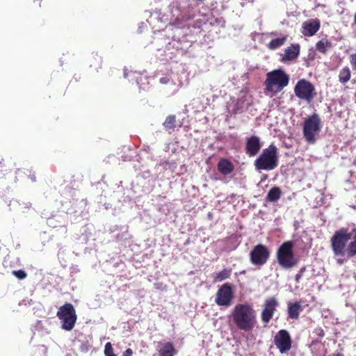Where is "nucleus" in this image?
I'll return each instance as SVG.
<instances>
[{"mask_svg": "<svg viewBox=\"0 0 356 356\" xmlns=\"http://www.w3.org/2000/svg\"><path fill=\"white\" fill-rule=\"evenodd\" d=\"M32 181H35V177L34 176L31 177Z\"/></svg>", "mask_w": 356, "mask_h": 356, "instance_id": "34", "label": "nucleus"}, {"mask_svg": "<svg viewBox=\"0 0 356 356\" xmlns=\"http://www.w3.org/2000/svg\"><path fill=\"white\" fill-rule=\"evenodd\" d=\"M278 302L275 298H270L265 300L264 309L261 312V320L264 323H268L272 318Z\"/></svg>", "mask_w": 356, "mask_h": 356, "instance_id": "12", "label": "nucleus"}, {"mask_svg": "<svg viewBox=\"0 0 356 356\" xmlns=\"http://www.w3.org/2000/svg\"><path fill=\"white\" fill-rule=\"evenodd\" d=\"M321 23L318 19H310L302 24V33L305 36H312L319 30Z\"/></svg>", "mask_w": 356, "mask_h": 356, "instance_id": "14", "label": "nucleus"}, {"mask_svg": "<svg viewBox=\"0 0 356 356\" xmlns=\"http://www.w3.org/2000/svg\"><path fill=\"white\" fill-rule=\"evenodd\" d=\"M279 164L277 149L274 145H269L262 150L261 154L254 161V165L258 170L270 171Z\"/></svg>", "mask_w": 356, "mask_h": 356, "instance_id": "2", "label": "nucleus"}, {"mask_svg": "<svg viewBox=\"0 0 356 356\" xmlns=\"http://www.w3.org/2000/svg\"><path fill=\"white\" fill-rule=\"evenodd\" d=\"M330 47V42L324 40H319L316 44V49L321 53H325Z\"/></svg>", "mask_w": 356, "mask_h": 356, "instance_id": "24", "label": "nucleus"}, {"mask_svg": "<svg viewBox=\"0 0 356 356\" xmlns=\"http://www.w3.org/2000/svg\"><path fill=\"white\" fill-rule=\"evenodd\" d=\"M175 115H170L166 118L165 122H163V126L166 129L170 130L173 129L175 127Z\"/></svg>", "mask_w": 356, "mask_h": 356, "instance_id": "25", "label": "nucleus"}, {"mask_svg": "<svg viewBox=\"0 0 356 356\" xmlns=\"http://www.w3.org/2000/svg\"><path fill=\"white\" fill-rule=\"evenodd\" d=\"M262 146L260 138L252 136L246 138L245 152L249 156H254L260 151Z\"/></svg>", "mask_w": 356, "mask_h": 356, "instance_id": "13", "label": "nucleus"}, {"mask_svg": "<svg viewBox=\"0 0 356 356\" xmlns=\"http://www.w3.org/2000/svg\"><path fill=\"white\" fill-rule=\"evenodd\" d=\"M314 86L305 79H301L298 81L294 92L296 95L301 99L311 101L314 97Z\"/></svg>", "mask_w": 356, "mask_h": 356, "instance_id": "8", "label": "nucleus"}, {"mask_svg": "<svg viewBox=\"0 0 356 356\" xmlns=\"http://www.w3.org/2000/svg\"><path fill=\"white\" fill-rule=\"evenodd\" d=\"M289 81V76L282 69L268 72L265 86L267 90L277 93L285 88Z\"/></svg>", "mask_w": 356, "mask_h": 356, "instance_id": "3", "label": "nucleus"}, {"mask_svg": "<svg viewBox=\"0 0 356 356\" xmlns=\"http://www.w3.org/2000/svg\"><path fill=\"white\" fill-rule=\"evenodd\" d=\"M300 54V46L298 44L291 45L285 49L282 57L283 61L293 60L296 59Z\"/></svg>", "mask_w": 356, "mask_h": 356, "instance_id": "16", "label": "nucleus"}, {"mask_svg": "<svg viewBox=\"0 0 356 356\" xmlns=\"http://www.w3.org/2000/svg\"><path fill=\"white\" fill-rule=\"evenodd\" d=\"M170 81V79L168 77H163L160 79V82L163 84H166Z\"/></svg>", "mask_w": 356, "mask_h": 356, "instance_id": "32", "label": "nucleus"}, {"mask_svg": "<svg viewBox=\"0 0 356 356\" xmlns=\"http://www.w3.org/2000/svg\"><path fill=\"white\" fill-rule=\"evenodd\" d=\"M234 107V112L235 113L242 112L245 107L244 101L242 99H238L235 103Z\"/></svg>", "mask_w": 356, "mask_h": 356, "instance_id": "27", "label": "nucleus"}, {"mask_svg": "<svg viewBox=\"0 0 356 356\" xmlns=\"http://www.w3.org/2000/svg\"><path fill=\"white\" fill-rule=\"evenodd\" d=\"M132 355L133 351L130 348L127 349L123 353V356H132Z\"/></svg>", "mask_w": 356, "mask_h": 356, "instance_id": "31", "label": "nucleus"}, {"mask_svg": "<svg viewBox=\"0 0 356 356\" xmlns=\"http://www.w3.org/2000/svg\"><path fill=\"white\" fill-rule=\"evenodd\" d=\"M348 258L349 257H348L346 258H345V257H343V258L339 257V258L337 259V262L339 264H342L343 262L346 261Z\"/></svg>", "mask_w": 356, "mask_h": 356, "instance_id": "30", "label": "nucleus"}, {"mask_svg": "<svg viewBox=\"0 0 356 356\" xmlns=\"http://www.w3.org/2000/svg\"><path fill=\"white\" fill-rule=\"evenodd\" d=\"M302 310V307L298 302L294 303L289 302L288 304V314L291 318L298 319Z\"/></svg>", "mask_w": 356, "mask_h": 356, "instance_id": "18", "label": "nucleus"}, {"mask_svg": "<svg viewBox=\"0 0 356 356\" xmlns=\"http://www.w3.org/2000/svg\"><path fill=\"white\" fill-rule=\"evenodd\" d=\"M129 76H130L132 79H136V83H137V84H138V86H140V85H139V78H140V79H142V76H141V75H140L139 74H138L136 72H129V74L128 72H127V71H126V70H124V76L125 78H127V77H129ZM139 87L140 88V86H139Z\"/></svg>", "mask_w": 356, "mask_h": 356, "instance_id": "26", "label": "nucleus"}, {"mask_svg": "<svg viewBox=\"0 0 356 356\" xmlns=\"http://www.w3.org/2000/svg\"><path fill=\"white\" fill-rule=\"evenodd\" d=\"M234 298L231 286L228 284H223L217 291L216 295V303L219 306L229 307Z\"/></svg>", "mask_w": 356, "mask_h": 356, "instance_id": "10", "label": "nucleus"}, {"mask_svg": "<svg viewBox=\"0 0 356 356\" xmlns=\"http://www.w3.org/2000/svg\"><path fill=\"white\" fill-rule=\"evenodd\" d=\"M113 348H112V345L110 342H108L106 343L105 345V348H104V354L105 355H108L110 354H113Z\"/></svg>", "mask_w": 356, "mask_h": 356, "instance_id": "29", "label": "nucleus"}, {"mask_svg": "<svg viewBox=\"0 0 356 356\" xmlns=\"http://www.w3.org/2000/svg\"><path fill=\"white\" fill-rule=\"evenodd\" d=\"M350 76V70L348 66H346L339 71V81L342 84H345L349 81Z\"/></svg>", "mask_w": 356, "mask_h": 356, "instance_id": "21", "label": "nucleus"}, {"mask_svg": "<svg viewBox=\"0 0 356 356\" xmlns=\"http://www.w3.org/2000/svg\"><path fill=\"white\" fill-rule=\"evenodd\" d=\"M275 344L281 353L289 351L291 347V339L289 332L285 330H280L275 335Z\"/></svg>", "mask_w": 356, "mask_h": 356, "instance_id": "11", "label": "nucleus"}, {"mask_svg": "<svg viewBox=\"0 0 356 356\" xmlns=\"http://www.w3.org/2000/svg\"><path fill=\"white\" fill-rule=\"evenodd\" d=\"M300 277H301V274H300V273L297 274V275H296V277H295L296 281L297 282H299V280H300Z\"/></svg>", "mask_w": 356, "mask_h": 356, "instance_id": "33", "label": "nucleus"}, {"mask_svg": "<svg viewBox=\"0 0 356 356\" xmlns=\"http://www.w3.org/2000/svg\"><path fill=\"white\" fill-rule=\"evenodd\" d=\"M56 315L60 321L63 330L71 331L74 327L77 316L75 309L71 303H65L60 307Z\"/></svg>", "mask_w": 356, "mask_h": 356, "instance_id": "5", "label": "nucleus"}, {"mask_svg": "<svg viewBox=\"0 0 356 356\" xmlns=\"http://www.w3.org/2000/svg\"><path fill=\"white\" fill-rule=\"evenodd\" d=\"M218 170L222 175H228L234 170V165L227 159H222L218 163Z\"/></svg>", "mask_w": 356, "mask_h": 356, "instance_id": "17", "label": "nucleus"}, {"mask_svg": "<svg viewBox=\"0 0 356 356\" xmlns=\"http://www.w3.org/2000/svg\"><path fill=\"white\" fill-rule=\"evenodd\" d=\"M269 250L264 245H256L250 253V261L253 265L262 266L269 257Z\"/></svg>", "mask_w": 356, "mask_h": 356, "instance_id": "9", "label": "nucleus"}, {"mask_svg": "<svg viewBox=\"0 0 356 356\" xmlns=\"http://www.w3.org/2000/svg\"><path fill=\"white\" fill-rule=\"evenodd\" d=\"M232 317L236 326L241 330L251 331L257 323V314L250 304H236L232 311Z\"/></svg>", "mask_w": 356, "mask_h": 356, "instance_id": "1", "label": "nucleus"}, {"mask_svg": "<svg viewBox=\"0 0 356 356\" xmlns=\"http://www.w3.org/2000/svg\"><path fill=\"white\" fill-rule=\"evenodd\" d=\"M322 127L321 120L314 113L309 116L303 124V136L309 144H314Z\"/></svg>", "mask_w": 356, "mask_h": 356, "instance_id": "4", "label": "nucleus"}, {"mask_svg": "<svg viewBox=\"0 0 356 356\" xmlns=\"http://www.w3.org/2000/svg\"><path fill=\"white\" fill-rule=\"evenodd\" d=\"M159 353L161 356H174L176 350L172 343L167 342L160 348Z\"/></svg>", "mask_w": 356, "mask_h": 356, "instance_id": "19", "label": "nucleus"}, {"mask_svg": "<svg viewBox=\"0 0 356 356\" xmlns=\"http://www.w3.org/2000/svg\"><path fill=\"white\" fill-rule=\"evenodd\" d=\"M13 274L19 280H23L26 277V273L22 270H14Z\"/></svg>", "mask_w": 356, "mask_h": 356, "instance_id": "28", "label": "nucleus"}, {"mask_svg": "<svg viewBox=\"0 0 356 356\" xmlns=\"http://www.w3.org/2000/svg\"><path fill=\"white\" fill-rule=\"evenodd\" d=\"M350 239L352 240L347 246L346 256L352 257L356 256V226L349 231Z\"/></svg>", "mask_w": 356, "mask_h": 356, "instance_id": "15", "label": "nucleus"}, {"mask_svg": "<svg viewBox=\"0 0 356 356\" xmlns=\"http://www.w3.org/2000/svg\"><path fill=\"white\" fill-rule=\"evenodd\" d=\"M293 243L291 241L284 242L277 250V260L279 264L285 268H290L296 266L297 261L293 252Z\"/></svg>", "mask_w": 356, "mask_h": 356, "instance_id": "7", "label": "nucleus"}, {"mask_svg": "<svg viewBox=\"0 0 356 356\" xmlns=\"http://www.w3.org/2000/svg\"><path fill=\"white\" fill-rule=\"evenodd\" d=\"M230 269H224L222 271L217 273L214 277L215 282H222L228 278L231 275Z\"/></svg>", "mask_w": 356, "mask_h": 356, "instance_id": "23", "label": "nucleus"}, {"mask_svg": "<svg viewBox=\"0 0 356 356\" xmlns=\"http://www.w3.org/2000/svg\"><path fill=\"white\" fill-rule=\"evenodd\" d=\"M106 356H116V355L114 353H113V354H110V355H106Z\"/></svg>", "mask_w": 356, "mask_h": 356, "instance_id": "35", "label": "nucleus"}, {"mask_svg": "<svg viewBox=\"0 0 356 356\" xmlns=\"http://www.w3.org/2000/svg\"><path fill=\"white\" fill-rule=\"evenodd\" d=\"M282 191L279 187L272 188L268 193L266 199L270 202H277L281 197Z\"/></svg>", "mask_w": 356, "mask_h": 356, "instance_id": "20", "label": "nucleus"}, {"mask_svg": "<svg viewBox=\"0 0 356 356\" xmlns=\"http://www.w3.org/2000/svg\"><path fill=\"white\" fill-rule=\"evenodd\" d=\"M286 40V37H282V38L273 39L269 42L268 47L270 49H276L279 48L280 47L282 46L284 44Z\"/></svg>", "mask_w": 356, "mask_h": 356, "instance_id": "22", "label": "nucleus"}, {"mask_svg": "<svg viewBox=\"0 0 356 356\" xmlns=\"http://www.w3.org/2000/svg\"><path fill=\"white\" fill-rule=\"evenodd\" d=\"M350 235L348 228H341L337 231L331 238L332 251L337 257H344L346 254V245Z\"/></svg>", "mask_w": 356, "mask_h": 356, "instance_id": "6", "label": "nucleus"}]
</instances>
